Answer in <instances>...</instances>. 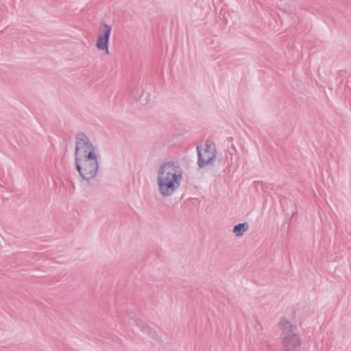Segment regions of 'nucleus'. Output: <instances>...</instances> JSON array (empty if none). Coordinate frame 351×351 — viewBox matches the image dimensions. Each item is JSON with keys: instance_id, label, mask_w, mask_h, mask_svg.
<instances>
[{"instance_id": "obj_6", "label": "nucleus", "mask_w": 351, "mask_h": 351, "mask_svg": "<svg viewBox=\"0 0 351 351\" xmlns=\"http://www.w3.org/2000/svg\"><path fill=\"white\" fill-rule=\"evenodd\" d=\"M112 27L110 25L102 23L100 24L98 33L99 37L96 43V47L99 50L105 51L108 53V47Z\"/></svg>"}, {"instance_id": "obj_9", "label": "nucleus", "mask_w": 351, "mask_h": 351, "mask_svg": "<svg viewBox=\"0 0 351 351\" xmlns=\"http://www.w3.org/2000/svg\"><path fill=\"white\" fill-rule=\"evenodd\" d=\"M229 139H230V141H232V137H230V138H229Z\"/></svg>"}, {"instance_id": "obj_7", "label": "nucleus", "mask_w": 351, "mask_h": 351, "mask_svg": "<svg viewBox=\"0 0 351 351\" xmlns=\"http://www.w3.org/2000/svg\"><path fill=\"white\" fill-rule=\"evenodd\" d=\"M248 229L249 224L247 222L245 221L235 225L232 232L237 237H242Z\"/></svg>"}, {"instance_id": "obj_3", "label": "nucleus", "mask_w": 351, "mask_h": 351, "mask_svg": "<svg viewBox=\"0 0 351 351\" xmlns=\"http://www.w3.org/2000/svg\"><path fill=\"white\" fill-rule=\"evenodd\" d=\"M280 328L285 331L282 351H300V341L296 333L297 327L289 321L282 319Z\"/></svg>"}, {"instance_id": "obj_8", "label": "nucleus", "mask_w": 351, "mask_h": 351, "mask_svg": "<svg viewBox=\"0 0 351 351\" xmlns=\"http://www.w3.org/2000/svg\"><path fill=\"white\" fill-rule=\"evenodd\" d=\"M141 330L143 332L147 333L152 337L154 338L156 336V332L153 328L149 327L146 324H142L141 326Z\"/></svg>"}, {"instance_id": "obj_4", "label": "nucleus", "mask_w": 351, "mask_h": 351, "mask_svg": "<svg viewBox=\"0 0 351 351\" xmlns=\"http://www.w3.org/2000/svg\"><path fill=\"white\" fill-rule=\"evenodd\" d=\"M97 157L95 148L86 134L79 132L75 136V159Z\"/></svg>"}, {"instance_id": "obj_2", "label": "nucleus", "mask_w": 351, "mask_h": 351, "mask_svg": "<svg viewBox=\"0 0 351 351\" xmlns=\"http://www.w3.org/2000/svg\"><path fill=\"white\" fill-rule=\"evenodd\" d=\"M75 167L81 178L90 183L97 174L99 162L97 157H93L90 154L88 158L75 159Z\"/></svg>"}, {"instance_id": "obj_10", "label": "nucleus", "mask_w": 351, "mask_h": 351, "mask_svg": "<svg viewBox=\"0 0 351 351\" xmlns=\"http://www.w3.org/2000/svg\"><path fill=\"white\" fill-rule=\"evenodd\" d=\"M1 175V173L0 172V176Z\"/></svg>"}, {"instance_id": "obj_1", "label": "nucleus", "mask_w": 351, "mask_h": 351, "mask_svg": "<svg viewBox=\"0 0 351 351\" xmlns=\"http://www.w3.org/2000/svg\"><path fill=\"white\" fill-rule=\"evenodd\" d=\"M182 169L174 161L164 162L158 169L156 182L162 197L173 195L180 188L182 180Z\"/></svg>"}, {"instance_id": "obj_5", "label": "nucleus", "mask_w": 351, "mask_h": 351, "mask_svg": "<svg viewBox=\"0 0 351 351\" xmlns=\"http://www.w3.org/2000/svg\"><path fill=\"white\" fill-rule=\"evenodd\" d=\"M197 165L199 168H204L206 165H213L217 155V149L215 143L209 139L205 141L204 148L197 145Z\"/></svg>"}]
</instances>
